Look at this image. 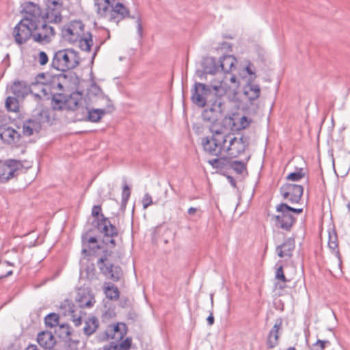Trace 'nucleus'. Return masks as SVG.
<instances>
[{
    "label": "nucleus",
    "mask_w": 350,
    "mask_h": 350,
    "mask_svg": "<svg viewBox=\"0 0 350 350\" xmlns=\"http://www.w3.org/2000/svg\"><path fill=\"white\" fill-rule=\"evenodd\" d=\"M221 126L213 124L211 127L212 136L202 139L204 150L210 155L227 154L230 158L237 157L245 151L247 146L243 137L226 134Z\"/></svg>",
    "instance_id": "nucleus-1"
},
{
    "label": "nucleus",
    "mask_w": 350,
    "mask_h": 350,
    "mask_svg": "<svg viewBox=\"0 0 350 350\" xmlns=\"http://www.w3.org/2000/svg\"><path fill=\"white\" fill-rule=\"evenodd\" d=\"M237 60L231 55L220 57L215 64L217 72L211 82V87L219 96L234 94L240 82L234 72Z\"/></svg>",
    "instance_id": "nucleus-2"
},
{
    "label": "nucleus",
    "mask_w": 350,
    "mask_h": 350,
    "mask_svg": "<svg viewBox=\"0 0 350 350\" xmlns=\"http://www.w3.org/2000/svg\"><path fill=\"white\" fill-rule=\"evenodd\" d=\"M117 0H94L95 12L98 19L118 25L121 21L129 18L130 11Z\"/></svg>",
    "instance_id": "nucleus-3"
},
{
    "label": "nucleus",
    "mask_w": 350,
    "mask_h": 350,
    "mask_svg": "<svg viewBox=\"0 0 350 350\" xmlns=\"http://www.w3.org/2000/svg\"><path fill=\"white\" fill-rule=\"evenodd\" d=\"M62 39L70 43H79L81 50L90 51L93 45L92 35L85 31L80 21H72L64 25L61 30Z\"/></svg>",
    "instance_id": "nucleus-4"
},
{
    "label": "nucleus",
    "mask_w": 350,
    "mask_h": 350,
    "mask_svg": "<svg viewBox=\"0 0 350 350\" xmlns=\"http://www.w3.org/2000/svg\"><path fill=\"white\" fill-rule=\"evenodd\" d=\"M38 16L36 13L27 12L26 15L14 26L12 36L14 42L18 46L25 44L31 38L37 29Z\"/></svg>",
    "instance_id": "nucleus-5"
},
{
    "label": "nucleus",
    "mask_w": 350,
    "mask_h": 350,
    "mask_svg": "<svg viewBox=\"0 0 350 350\" xmlns=\"http://www.w3.org/2000/svg\"><path fill=\"white\" fill-rule=\"evenodd\" d=\"M80 62L79 53L72 49L59 50L52 59V66L62 72L76 68Z\"/></svg>",
    "instance_id": "nucleus-6"
},
{
    "label": "nucleus",
    "mask_w": 350,
    "mask_h": 350,
    "mask_svg": "<svg viewBox=\"0 0 350 350\" xmlns=\"http://www.w3.org/2000/svg\"><path fill=\"white\" fill-rule=\"evenodd\" d=\"M101 210L100 206H94L92 209V215L98 220V228L104 233L103 244L107 247H113L116 245L113 237L118 235V230L107 218L104 217L101 214Z\"/></svg>",
    "instance_id": "nucleus-7"
},
{
    "label": "nucleus",
    "mask_w": 350,
    "mask_h": 350,
    "mask_svg": "<svg viewBox=\"0 0 350 350\" xmlns=\"http://www.w3.org/2000/svg\"><path fill=\"white\" fill-rule=\"evenodd\" d=\"M277 215L273 219L275 225L281 228L289 230L295 221V214H300L303 208H297L289 206L285 203H281L276 206Z\"/></svg>",
    "instance_id": "nucleus-8"
},
{
    "label": "nucleus",
    "mask_w": 350,
    "mask_h": 350,
    "mask_svg": "<svg viewBox=\"0 0 350 350\" xmlns=\"http://www.w3.org/2000/svg\"><path fill=\"white\" fill-rule=\"evenodd\" d=\"M29 9V10H32L33 12L36 13V16H38L37 29H35L33 34V40L40 44L49 43L55 36V29L46 23L40 25L39 8L37 5L31 3Z\"/></svg>",
    "instance_id": "nucleus-9"
},
{
    "label": "nucleus",
    "mask_w": 350,
    "mask_h": 350,
    "mask_svg": "<svg viewBox=\"0 0 350 350\" xmlns=\"http://www.w3.org/2000/svg\"><path fill=\"white\" fill-rule=\"evenodd\" d=\"M45 8L44 17L49 23H58L62 19V0H44Z\"/></svg>",
    "instance_id": "nucleus-10"
},
{
    "label": "nucleus",
    "mask_w": 350,
    "mask_h": 350,
    "mask_svg": "<svg viewBox=\"0 0 350 350\" xmlns=\"http://www.w3.org/2000/svg\"><path fill=\"white\" fill-rule=\"evenodd\" d=\"M53 101L54 102L53 104V108L54 109H58L75 111L82 105L83 97L81 92L75 91L65 98L61 105H59L56 100H53Z\"/></svg>",
    "instance_id": "nucleus-11"
},
{
    "label": "nucleus",
    "mask_w": 350,
    "mask_h": 350,
    "mask_svg": "<svg viewBox=\"0 0 350 350\" xmlns=\"http://www.w3.org/2000/svg\"><path fill=\"white\" fill-rule=\"evenodd\" d=\"M304 189L301 185L295 184H285L280 189V193L284 199L289 202L297 203L303 195Z\"/></svg>",
    "instance_id": "nucleus-12"
},
{
    "label": "nucleus",
    "mask_w": 350,
    "mask_h": 350,
    "mask_svg": "<svg viewBox=\"0 0 350 350\" xmlns=\"http://www.w3.org/2000/svg\"><path fill=\"white\" fill-rule=\"evenodd\" d=\"M19 165L16 160L0 161V182H6L12 178Z\"/></svg>",
    "instance_id": "nucleus-13"
},
{
    "label": "nucleus",
    "mask_w": 350,
    "mask_h": 350,
    "mask_svg": "<svg viewBox=\"0 0 350 350\" xmlns=\"http://www.w3.org/2000/svg\"><path fill=\"white\" fill-rule=\"evenodd\" d=\"M208 91L206 85L203 83H198L195 85V92L193 93L191 99L194 104L200 107H204L206 105L205 94Z\"/></svg>",
    "instance_id": "nucleus-14"
},
{
    "label": "nucleus",
    "mask_w": 350,
    "mask_h": 350,
    "mask_svg": "<svg viewBox=\"0 0 350 350\" xmlns=\"http://www.w3.org/2000/svg\"><path fill=\"white\" fill-rule=\"evenodd\" d=\"M0 138L7 144H12L19 138L18 132L7 125L0 126Z\"/></svg>",
    "instance_id": "nucleus-15"
},
{
    "label": "nucleus",
    "mask_w": 350,
    "mask_h": 350,
    "mask_svg": "<svg viewBox=\"0 0 350 350\" xmlns=\"http://www.w3.org/2000/svg\"><path fill=\"white\" fill-rule=\"evenodd\" d=\"M127 328L126 324L123 323H118L111 325L107 329L108 336L112 339L119 340L126 335Z\"/></svg>",
    "instance_id": "nucleus-16"
},
{
    "label": "nucleus",
    "mask_w": 350,
    "mask_h": 350,
    "mask_svg": "<svg viewBox=\"0 0 350 350\" xmlns=\"http://www.w3.org/2000/svg\"><path fill=\"white\" fill-rule=\"evenodd\" d=\"M40 79L46 78V81H41L40 83L46 86V88H43V91L44 92V94H47L48 92L52 93L53 90L55 89L56 86L62 88V85L59 82V79L56 76H51L50 75H45L44 74H41L38 77Z\"/></svg>",
    "instance_id": "nucleus-17"
},
{
    "label": "nucleus",
    "mask_w": 350,
    "mask_h": 350,
    "mask_svg": "<svg viewBox=\"0 0 350 350\" xmlns=\"http://www.w3.org/2000/svg\"><path fill=\"white\" fill-rule=\"evenodd\" d=\"M221 102L219 99H216L212 105V107L209 109H205L202 113L203 118L208 121H213L216 119L217 112H221Z\"/></svg>",
    "instance_id": "nucleus-18"
},
{
    "label": "nucleus",
    "mask_w": 350,
    "mask_h": 350,
    "mask_svg": "<svg viewBox=\"0 0 350 350\" xmlns=\"http://www.w3.org/2000/svg\"><path fill=\"white\" fill-rule=\"evenodd\" d=\"M38 342L40 346L51 349L55 344V339L50 332H42L40 333L37 338Z\"/></svg>",
    "instance_id": "nucleus-19"
},
{
    "label": "nucleus",
    "mask_w": 350,
    "mask_h": 350,
    "mask_svg": "<svg viewBox=\"0 0 350 350\" xmlns=\"http://www.w3.org/2000/svg\"><path fill=\"white\" fill-rule=\"evenodd\" d=\"M281 322L275 323L270 331L267 341V345L269 349L274 348L278 345L279 338V330L281 328Z\"/></svg>",
    "instance_id": "nucleus-20"
},
{
    "label": "nucleus",
    "mask_w": 350,
    "mask_h": 350,
    "mask_svg": "<svg viewBox=\"0 0 350 350\" xmlns=\"http://www.w3.org/2000/svg\"><path fill=\"white\" fill-rule=\"evenodd\" d=\"M103 288V292L108 299L118 300L119 299L120 291L116 285L110 282H105Z\"/></svg>",
    "instance_id": "nucleus-21"
},
{
    "label": "nucleus",
    "mask_w": 350,
    "mask_h": 350,
    "mask_svg": "<svg viewBox=\"0 0 350 350\" xmlns=\"http://www.w3.org/2000/svg\"><path fill=\"white\" fill-rule=\"evenodd\" d=\"M244 94L250 100H254L259 98L260 88L258 85L248 83L244 89Z\"/></svg>",
    "instance_id": "nucleus-22"
},
{
    "label": "nucleus",
    "mask_w": 350,
    "mask_h": 350,
    "mask_svg": "<svg viewBox=\"0 0 350 350\" xmlns=\"http://www.w3.org/2000/svg\"><path fill=\"white\" fill-rule=\"evenodd\" d=\"M100 269L104 273L109 274L110 278L114 282H118L121 278L122 270L119 266L114 267L113 265H110L109 267L107 266L105 268L100 266Z\"/></svg>",
    "instance_id": "nucleus-23"
},
{
    "label": "nucleus",
    "mask_w": 350,
    "mask_h": 350,
    "mask_svg": "<svg viewBox=\"0 0 350 350\" xmlns=\"http://www.w3.org/2000/svg\"><path fill=\"white\" fill-rule=\"evenodd\" d=\"M294 248V241L292 239H288L277 248L278 254L280 257L290 256Z\"/></svg>",
    "instance_id": "nucleus-24"
},
{
    "label": "nucleus",
    "mask_w": 350,
    "mask_h": 350,
    "mask_svg": "<svg viewBox=\"0 0 350 350\" xmlns=\"http://www.w3.org/2000/svg\"><path fill=\"white\" fill-rule=\"evenodd\" d=\"M214 156L217 157V158L211 159L208 161V163L213 168H216V169L223 168L229 163L230 157L227 154L214 155Z\"/></svg>",
    "instance_id": "nucleus-25"
},
{
    "label": "nucleus",
    "mask_w": 350,
    "mask_h": 350,
    "mask_svg": "<svg viewBox=\"0 0 350 350\" xmlns=\"http://www.w3.org/2000/svg\"><path fill=\"white\" fill-rule=\"evenodd\" d=\"M98 327V320L94 317H90L85 321V325L83 327L84 333L87 336H90L94 333Z\"/></svg>",
    "instance_id": "nucleus-26"
},
{
    "label": "nucleus",
    "mask_w": 350,
    "mask_h": 350,
    "mask_svg": "<svg viewBox=\"0 0 350 350\" xmlns=\"http://www.w3.org/2000/svg\"><path fill=\"white\" fill-rule=\"evenodd\" d=\"M12 89V92L18 97H23L29 91V88L21 81L14 82Z\"/></svg>",
    "instance_id": "nucleus-27"
},
{
    "label": "nucleus",
    "mask_w": 350,
    "mask_h": 350,
    "mask_svg": "<svg viewBox=\"0 0 350 350\" xmlns=\"http://www.w3.org/2000/svg\"><path fill=\"white\" fill-rule=\"evenodd\" d=\"M105 114L104 109H92L88 110V120L92 122H98L101 118Z\"/></svg>",
    "instance_id": "nucleus-28"
},
{
    "label": "nucleus",
    "mask_w": 350,
    "mask_h": 350,
    "mask_svg": "<svg viewBox=\"0 0 350 350\" xmlns=\"http://www.w3.org/2000/svg\"><path fill=\"white\" fill-rule=\"evenodd\" d=\"M5 107L8 111L17 112L19 110V104L16 98L9 96L5 100Z\"/></svg>",
    "instance_id": "nucleus-29"
},
{
    "label": "nucleus",
    "mask_w": 350,
    "mask_h": 350,
    "mask_svg": "<svg viewBox=\"0 0 350 350\" xmlns=\"http://www.w3.org/2000/svg\"><path fill=\"white\" fill-rule=\"evenodd\" d=\"M44 321L49 327H56L59 323V316L55 313H51L45 317Z\"/></svg>",
    "instance_id": "nucleus-30"
},
{
    "label": "nucleus",
    "mask_w": 350,
    "mask_h": 350,
    "mask_svg": "<svg viewBox=\"0 0 350 350\" xmlns=\"http://www.w3.org/2000/svg\"><path fill=\"white\" fill-rule=\"evenodd\" d=\"M251 123V120L247 118L246 116L241 117L234 125L237 126V129L242 130L247 128Z\"/></svg>",
    "instance_id": "nucleus-31"
},
{
    "label": "nucleus",
    "mask_w": 350,
    "mask_h": 350,
    "mask_svg": "<svg viewBox=\"0 0 350 350\" xmlns=\"http://www.w3.org/2000/svg\"><path fill=\"white\" fill-rule=\"evenodd\" d=\"M231 167L237 172L241 174L245 170V165L241 161H234L231 163Z\"/></svg>",
    "instance_id": "nucleus-32"
},
{
    "label": "nucleus",
    "mask_w": 350,
    "mask_h": 350,
    "mask_svg": "<svg viewBox=\"0 0 350 350\" xmlns=\"http://www.w3.org/2000/svg\"><path fill=\"white\" fill-rule=\"evenodd\" d=\"M304 176V174L301 171L290 173L286 179L291 181H298Z\"/></svg>",
    "instance_id": "nucleus-33"
},
{
    "label": "nucleus",
    "mask_w": 350,
    "mask_h": 350,
    "mask_svg": "<svg viewBox=\"0 0 350 350\" xmlns=\"http://www.w3.org/2000/svg\"><path fill=\"white\" fill-rule=\"evenodd\" d=\"M59 331L61 337L68 336L70 334V327L68 324L60 325Z\"/></svg>",
    "instance_id": "nucleus-34"
},
{
    "label": "nucleus",
    "mask_w": 350,
    "mask_h": 350,
    "mask_svg": "<svg viewBox=\"0 0 350 350\" xmlns=\"http://www.w3.org/2000/svg\"><path fill=\"white\" fill-rule=\"evenodd\" d=\"M328 340H318L314 345L312 350H324L326 345H329Z\"/></svg>",
    "instance_id": "nucleus-35"
},
{
    "label": "nucleus",
    "mask_w": 350,
    "mask_h": 350,
    "mask_svg": "<svg viewBox=\"0 0 350 350\" xmlns=\"http://www.w3.org/2000/svg\"><path fill=\"white\" fill-rule=\"evenodd\" d=\"M275 278L277 280L282 282L284 284H285L287 282V280L285 277V275H284V273L283 271L282 266H280L278 268L276 273H275Z\"/></svg>",
    "instance_id": "nucleus-36"
},
{
    "label": "nucleus",
    "mask_w": 350,
    "mask_h": 350,
    "mask_svg": "<svg viewBox=\"0 0 350 350\" xmlns=\"http://www.w3.org/2000/svg\"><path fill=\"white\" fill-rule=\"evenodd\" d=\"M38 62L42 66L46 65L47 64V62H49V57L45 52L40 51L38 53Z\"/></svg>",
    "instance_id": "nucleus-37"
},
{
    "label": "nucleus",
    "mask_w": 350,
    "mask_h": 350,
    "mask_svg": "<svg viewBox=\"0 0 350 350\" xmlns=\"http://www.w3.org/2000/svg\"><path fill=\"white\" fill-rule=\"evenodd\" d=\"M119 346L120 350H129L131 346V339L126 338Z\"/></svg>",
    "instance_id": "nucleus-38"
},
{
    "label": "nucleus",
    "mask_w": 350,
    "mask_h": 350,
    "mask_svg": "<svg viewBox=\"0 0 350 350\" xmlns=\"http://www.w3.org/2000/svg\"><path fill=\"white\" fill-rule=\"evenodd\" d=\"M151 204H152V198H151V197L150 196H148V195L145 196L144 199H143L144 207L146 208L149 205H150Z\"/></svg>",
    "instance_id": "nucleus-39"
},
{
    "label": "nucleus",
    "mask_w": 350,
    "mask_h": 350,
    "mask_svg": "<svg viewBox=\"0 0 350 350\" xmlns=\"http://www.w3.org/2000/svg\"><path fill=\"white\" fill-rule=\"evenodd\" d=\"M245 71L247 72L248 75H254V77H256L255 71L253 69V66H252V63H250V62L248 63V64L245 67Z\"/></svg>",
    "instance_id": "nucleus-40"
},
{
    "label": "nucleus",
    "mask_w": 350,
    "mask_h": 350,
    "mask_svg": "<svg viewBox=\"0 0 350 350\" xmlns=\"http://www.w3.org/2000/svg\"><path fill=\"white\" fill-rule=\"evenodd\" d=\"M103 350H120L118 345L111 344L103 347Z\"/></svg>",
    "instance_id": "nucleus-41"
},
{
    "label": "nucleus",
    "mask_w": 350,
    "mask_h": 350,
    "mask_svg": "<svg viewBox=\"0 0 350 350\" xmlns=\"http://www.w3.org/2000/svg\"><path fill=\"white\" fill-rule=\"evenodd\" d=\"M79 345V342L78 341H72V340H69L68 341V347L70 348V350H76L77 349V346Z\"/></svg>",
    "instance_id": "nucleus-42"
},
{
    "label": "nucleus",
    "mask_w": 350,
    "mask_h": 350,
    "mask_svg": "<svg viewBox=\"0 0 350 350\" xmlns=\"http://www.w3.org/2000/svg\"><path fill=\"white\" fill-rule=\"evenodd\" d=\"M82 304L85 307H91L94 305L95 303V299L94 297H91L88 301L83 303V301H81Z\"/></svg>",
    "instance_id": "nucleus-43"
},
{
    "label": "nucleus",
    "mask_w": 350,
    "mask_h": 350,
    "mask_svg": "<svg viewBox=\"0 0 350 350\" xmlns=\"http://www.w3.org/2000/svg\"><path fill=\"white\" fill-rule=\"evenodd\" d=\"M83 242L85 243H94L97 242V240L95 237L85 238Z\"/></svg>",
    "instance_id": "nucleus-44"
},
{
    "label": "nucleus",
    "mask_w": 350,
    "mask_h": 350,
    "mask_svg": "<svg viewBox=\"0 0 350 350\" xmlns=\"http://www.w3.org/2000/svg\"><path fill=\"white\" fill-rule=\"evenodd\" d=\"M24 132L27 135H31L33 133V130L29 126H25L24 127Z\"/></svg>",
    "instance_id": "nucleus-45"
},
{
    "label": "nucleus",
    "mask_w": 350,
    "mask_h": 350,
    "mask_svg": "<svg viewBox=\"0 0 350 350\" xmlns=\"http://www.w3.org/2000/svg\"><path fill=\"white\" fill-rule=\"evenodd\" d=\"M72 321L76 326H79L81 324V317L73 319Z\"/></svg>",
    "instance_id": "nucleus-46"
},
{
    "label": "nucleus",
    "mask_w": 350,
    "mask_h": 350,
    "mask_svg": "<svg viewBox=\"0 0 350 350\" xmlns=\"http://www.w3.org/2000/svg\"><path fill=\"white\" fill-rule=\"evenodd\" d=\"M197 211V209L196 208H193V207H190L189 209H188V213L189 215H194Z\"/></svg>",
    "instance_id": "nucleus-47"
},
{
    "label": "nucleus",
    "mask_w": 350,
    "mask_h": 350,
    "mask_svg": "<svg viewBox=\"0 0 350 350\" xmlns=\"http://www.w3.org/2000/svg\"><path fill=\"white\" fill-rule=\"evenodd\" d=\"M25 350H38L36 345H29Z\"/></svg>",
    "instance_id": "nucleus-48"
},
{
    "label": "nucleus",
    "mask_w": 350,
    "mask_h": 350,
    "mask_svg": "<svg viewBox=\"0 0 350 350\" xmlns=\"http://www.w3.org/2000/svg\"><path fill=\"white\" fill-rule=\"evenodd\" d=\"M90 91H98L100 92V89L98 88L96 85H92L90 88Z\"/></svg>",
    "instance_id": "nucleus-49"
},
{
    "label": "nucleus",
    "mask_w": 350,
    "mask_h": 350,
    "mask_svg": "<svg viewBox=\"0 0 350 350\" xmlns=\"http://www.w3.org/2000/svg\"><path fill=\"white\" fill-rule=\"evenodd\" d=\"M207 321L208 322V323L210 325H212L213 323H214V318L213 316H209L208 318H207Z\"/></svg>",
    "instance_id": "nucleus-50"
},
{
    "label": "nucleus",
    "mask_w": 350,
    "mask_h": 350,
    "mask_svg": "<svg viewBox=\"0 0 350 350\" xmlns=\"http://www.w3.org/2000/svg\"><path fill=\"white\" fill-rule=\"evenodd\" d=\"M105 260H106V258H101L99 259L98 262V263H103Z\"/></svg>",
    "instance_id": "nucleus-51"
},
{
    "label": "nucleus",
    "mask_w": 350,
    "mask_h": 350,
    "mask_svg": "<svg viewBox=\"0 0 350 350\" xmlns=\"http://www.w3.org/2000/svg\"><path fill=\"white\" fill-rule=\"evenodd\" d=\"M287 350H296V349L295 347H289Z\"/></svg>",
    "instance_id": "nucleus-52"
},
{
    "label": "nucleus",
    "mask_w": 350,
    "mask_h": 350,
    "mask_svg": "<svg viewBox=\"0 0 350 350\" xmlns=\"http://www.w3.org/2000/svg\"><path fill=\"white\" fill-rule=\"evenodd\" d=\"M82 252H83V253H84V254L88 253V250H87L86 249H83Z\"/></svg>",
    "instance_id": "nucleus-53"
},
{
    "label": "nucleus",
    "mask_w": 350,
    "mask_h": 350,
    "mask_svg": "<svg viewBox=\"0 0 350 350\" xmlns=\"http://www.w3.org/2000/svg\"><path fill=\"white\" fill-rule=\"evenodd\" d=\"M12 271H9V272L8 273V274H7L5 276H8V275H11V274H12Z\"/></svg>",
    "instance_id": "nucleus-54"
},
{
    "label": "nucleus",
    "mask_w": 350,
    "mask_h": 350,
    "mask_svg": "<svg viewBox=\"0 0 350 350\" xmlns=\"http://www.w3.org/2000/svg\"><path fill=\"white\" fill-rule=\"evenodd\" d=\"M329 245H331V243H329ZM332 244H333L334 245H336L335 243L334 242H332ZM332 247V245H330Z\"/></svg>",
    "instance_id": "nucleus-55"
},
{
    "label": "nucleus",
    "mask_w": 350,
    "mask_h": 350,
    "mask_svg": "<svg viewBox=\"0 0 350 350\" xmlns=\"http://www.w3.org/2000/svg\"><path fill=\"white\" fill-rule=\"evenodd\" d=\"M124 189H127V190H128V189H129V187H128L127 186H125V187H124Z\"/></svg>",
    "instance_id": "nucleus-56"
},
{
    "label": "nucleus",
    "mask_w": 350,
    "mask_h": 350,
    "mask_svg": "<svg viewBox=\"0 0 350 350\" xmlns=\"http://www.w3.org/2000/svg\"><path fill=\"white\" fill-rule=\"evenodd\" d=\"M3 277H4L3 275H1V276H0V279H1V278H3Z\"/></svg>",
    "instance_id": "nucleus-57"
}]
</instances>
